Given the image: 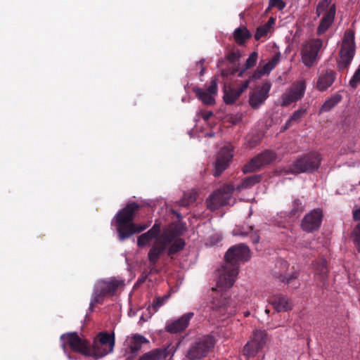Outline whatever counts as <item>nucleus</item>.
I'll list each match as a JSON object with an SVG mask.
<instances>
[{"label":"nucleus","mask_w":360,"mask_h":360,"mask_svg":"<svg viewBox=\"0 0 360 360\" xmlns=\"http://www.w3.org/2000/svg\"><path fill=\"white\" fill-rule=\"evenodd\" d=\"M250 258V249L243 243L230 248L225 254V264L218 271L217 288L212 290L222 291L230 288L235 283L239 270V262L247 261Z\"/></svg>","instance_id":"obj_1"},{"label":"nucleus","mask_w":360,"mask_h":360,"mask_svg":"<svg viewBox=\"0 0 360 360\" xmlns=\"http://www.w3.org/2000/svg\"><path fill=\"white\" fill-rule=\"evenodd\" d=\"M60 340L63 341L62 347L65 352L66 347L68 346L72 352L84 357L94 359L91 342L86 338L79 337L77 333L63 334L60 336Z\"/></svg>","instance_id":"obj_2"},{"label":"nucleus","mask_w":360,"mask_h":360,"mask_svg":"<svg viewBox=\"0 0 360 360\" xmlns=\"http://www.w3.org/2000/svg\"><path fill=\"white\" fill-rule=\"evenodd\" d=\"M91 345L94 360H98L112 353L115 345L114 332L111 333L107 332L98 333L94 338Z\"/></svg>","instance_id":"obj_3"},{"label":"nucleus","mask_w":360,"mask_h":360,"mask_svg":"<svg viewBox=\"0 0 360 360\" xmlns=\"http://www.w3.org/2000/svg\"><path fill=\"white\" fill-rule=\"evenodd\" d=\"M321 161V155L316 152L309 153L297 159L290 167L291 173H312L317 170Z\"/></svg>","instance_id":"obj_4"},{"label":"nucleus","mask_w":360,"mask_h":360,"mask_svg":"<svg viewBox=\"0 0 360 360\" xmlns=\"http://www.w3.org/2000/svg\"><path fill=\"white\" fill-rule=\"evenodd\" d=\"M215 339L211 335H206L195 341L187 352L186 357L190 360L201 359L213 349Z\"/></svg>","instance_id":"obj_5"},{"label":"nucleus","mask_w":360,"mask_h":360,"mask_svg":"<svg viewBox=\"0 0 360 360\" xmlns=\"http://www.w3.org/2000/svg\"><path fill=\"white\" fill-rule=\"evenodd\" d=\"M122 284V281L115 279L98 281L94 287L90 302L89 309L91 311H93L94 304L103 303L105 297L114 295L118 287Z\"/></svg>","instance_id":"obj_6"},{"label":"nucleus","mask_w":360,"mask_h":360,"mask_svg":"<svg viewBox=\"0 0 360 360\" xmlns=\"http://www.w3.org/2000/svg\"><path fill=\"white\" fill-rule=\"evenodd\" d=\"M141 205L135 202L127 203L124 207L120 210L115 215V226L118 237L124 231L129 223H133L134 219L139 211Z\"/></svg>","instance_id":"obj_7"},{"label":"nucleus","mask_w":360,"mask_h":360,"mask_svg":"<svg viewBox=\"0 0 360 360\" xmlns=\"http://www.w3.org/2000/svg\"><path fill=\"white\" fill-rule=\"evenodd\" d=\"M355 54L354 32L348 30L345 32L341 49L340 51V60L338 61L339 69H346L350 65Z\"/></svg>","instance_id":"obj_8"},{"label":"nucleus","mask_w":360,"mask_h":360,"mask_svg":"<svg viewBox=\"0 0 360 360\" xmlns=\"http://www.w3.org/2000/svg\"><path fill=\"white\" fill-rule=\"evenodd\" d=\"M276 158L275 152L266 150L252 158L249 162L245 165L243 172L246 174L258 171L263 167L271 163Z\"/></svg>","instance_id":"obj_9"},{"label":"nucleus","mask_w":360,"mask_h":360,"mask_svg":"<svg viewBox=\"0 0 360 360\" xmlns=\"http://www.w3.org/2000/svg\"><path fill=\"white\" fill-rule=\"evenodd\" d=\"M232 188L224 186L215 191L206 200L207 207L214 211L229 203L232 195Z\"/></svg>","instance_id":"obj_10"},{"label":"nucleus","mask_w":360,"mask_h":360,"mask_svg":"<svg viewBox=\"0 0 360 360\" xmlns=\"http://www.w3.org/2000/svg\"><path fill=\"white\" fill-rule=\"evenodd\" d=\"M323 46L321 39H313L308 41L302 51V60L307 67H311L315 63L318 53Z\"/></svg>","instance_id":"obj_11"},{"label":"nucleus","mask_w":360,"mask_h":360,"mask_svg":"<svg viewBox=\"0 0 360 360\" xmlns=\"http://www.w3.org/2000/svg\"><path fill=\"white\" fill-rule=\"evenodd\" d=\"M323 214L320 208H316L307 213L301 221L302 229L307 233H313L321 227Z\"/></svg>","instance_id":"obj_12"},{"label":"nucleus","mask_w":360,"mask_h":360,"mask_svg":"<svg viewBox=\"0 0 360 360\" xmlns=\"http://www.w3.org/2000/svg\"><path fill=\"white\" fill-rule=\"evenodd\" d=\"M288 266L289 264L285 260L278 259L275 264L273 276L281 282L285 283L288 285H292L293 288H296L297 285H293V282L297 278L298 274L293 272L290 275H288L287 274Z\"/></svg>","instance_id":"obj_13"},{"label":"nucleus","mask_w":360,"mask_h":360,"mask_svg":"<svg viewBox=\"0 0 360 360\" xmlns=\"http://www.w3.org/2000/svg\"><path fill=\"white\" fill-rule=\"evenodd\" d=\"M306 90V82L304 80H299L293 84L288 91L283 94L282 105L288 106L292 103L300 100L304 95Z\"/></svg>","instance_id":"obj_14"},{"label":"nucleus","mask_w":360,"mask_h":360,"mask_svg":"<svg viewBox=\"0 0 360 360\" xmlns=\"http://www.w3.org/2000/svg\"><path fill=\"white\" fill-rule=\"evenodd\" d=\"M233 148L225 146L219 152L214 163V176H219L228 167L233 158Z\"/></svg>","instance_id":"obj_15"},{"label":"nucleus","mask_w":360,"mask_h":360,"mask_svg":"<svg viewBox=\"0 0 360 360\" xmlns=\"http://www.w3.org/2000/svg\"><path fill=\"white\" fill-rule=\"evenodd\" d=\"M217 79H212L207 88L194 87L193 91L195 94L196 97L205 105H212L215 103L214 97L217 94Z\"/></svg>","instance_id":"obj_16"},{"label":"nucleus","mask_w":360,"mask_h":360,"mask_svg":"<svg viewBox=\"0 0 360 360\" xmlns=\"http://www.w3.org/2000/svg\"><path fill=\"white\" fill-rule=\"evenodd\" d=\"M271 84L269 82H264L262 85L251 92L249 96V104L253 109H258L264 103L269 97V92Z\"/></svg>","instance_id":"obj_17"},{"label":"nucleus","mask_w":360,"mask_h":360,"mask_svg":"<svg viewBox=\"0 0 360 360\" xmlns=\"http://www.w3.org/2000/svg\"><path fill=\"white\" fill-rule=\"evenodd\" d=\"M193 316V312L184 314L178 319L167 323L165 328V331L172 334H176L184 331L188 326L189 322Z\"/></svg>","instance_id":"obj_18"},{"label":"nucleus","mask_w":360,"mask_h":360,"mask_svg":"<svg viewBox=\"0 0 360 360\" xmlns=\"http://www.w3.org/2000/svg\"><path fill=\"white\" fill-rule=\"evenodd\" d=\"M250 79L245 80L242 86L238 89L229 86H224V101L227 105H231L240 96V95L248 89Z\"/></svg>","instance_id":"obj_19"},{"label":"nucleus","mask_w":360,"mask_h":360,"mask_svg":"<svg viewBox=\"0 0 360 360\" xmlns=\"http://www.w3.org/2000/svg\"><path fill=\"white\" fill-rule=\"evenodd\" d=\"M336 79V72L332 70L323 71L319 76L316 88L320 91H326Z\"/></svg>","instance_id":"obj_20"},{"label":"nucleus","mask_w":360,"mask_h":360,"mask_svg":"<svg viewBox=\"0 0 360 360\" xmlns=\"http://www.w3.org/2000/svg\"><path fill=\"white\" fill-rule=\"evenodd\" d=\"M270 303L277 312L288 311L292 309V302L286 296L276 295L270 299Z\"/></svg>","instance_id":"obj_21"},{"label":"nucleus","mask_w":360,"mask_h":360,"mask_svg":"<svg viewBox=\"0 0 360 360\" xmlns=\"http://www.w3.org/2000/svg\"><path fill=\"white\" fill-rule=\"evenodd\" d=\"M335 15V6L333 5L329 10L323 15L318 26L316 33L321 35L325 33L333 24Z\"/></svg>","instance_id":"obj_22"},{"label":"nucleus","mask_w":360,"mask_h":360,"mask_svg":"<svg viewBox=\"0 0 360 360\" xmlns=\"http://www.w3.org/2000/svg\"><path fill=\"white\" fill-rule=\"evenodd\" d=\"M150 223L137 224L135 223H129L128 227L124 231H122V234L118 237L119 240L123 241L136 233H140L150 226Z\"/></svg>","instance_id":"obj_23"},{"label":"nucleus","mask_w":360,"mask_h":360,"mask_svg":"<svg viewBox=\"0 0 360 360\" xmlns=\"http://www.w3.org/2000/svg\"><path fill=\"white\" fill-rule=\"evenodd\" d=\"M166 248L155 240L148 253L150 264H157L160 257L166 252Z\"/></svg>","instance_id":"obj_24"},{"label":"nucleus","mask_w":360,"mask_h":360,"mask_svg":"<svg viewBox=\"0 0 360 360\" xmlns=\"http://www.w3.org/2000/svg\"><path fill=\"white\" fill-rule=\"evenodd\" d=\"M178 236L176 231L174 229H168L164 230L160 236L155 240L157 243L163 245L166 249L167 247L174 241L176 238Z\"/></svg>","instance_id":"obj_25"},{"label":"nucleus","mask_w":360,"mask_h":360,"mask_svg":"<svg viewBox=\"0 0 360 360\" xmlns=\"http://www.w3.org/2000/svg\"><path fill=\"white\" fill-rule=\"evenodd\" d=\"M148 342L147 339L141 335L136 334L128 340V349L131 354H136L143 344Z\"/></svg>","instance_id":"obj_26"},{"label":"nucleus","mask_w":360,"mask_h":360,"mask_svg":"<svg viewBox=\"0 0 360 360\" xmlns=\"http://www.w3.org/2000/svg\"><path fill=\"white\" fill-rule=\"evenodd\" d=\"M252 34L245 26L236 28L233 32V39L237 44L243 46L246 41L250 39Z\"/></svg>","instance_id":"obj_27"},{"label":"nucleus","mask_w":360,"mask_h":360,"mask_svg":"<svg viewBox=\"0 0 360 360\" xmlns=\"http://www.w3.org/2000/svg\"><path fill=\"white\" fill-rule=\"evenodd\" d=\"M314 268L315 276L319 281H320V282L324 283L328 278V274L326 260L321 259L317 261L315 264Z\"/></svg>","instance_id":"obj_28"},{"label":"nucleus","mask_w":360,"mask_h":360,"mask_svg":"<svg viewBox=\"0 0 360 360\" xmlns=\"http://www.w3.org/2000/svg\"><path fill=\"white\" fill-rule=\"evenodd\" d=\"M186 246L185 240L183 238H177L167 248V255L173 258L174 255L181 251Z\"/></svg>","instance_id":"obj_29"},{"label":"nucleus","mask_w":360,"mask_h":360,"mask_svg":"<svg viewBox=\"0 0 360 360\" xmlns=\"http://www.w3.org/2000/svg\"><path fill=\"white\" fill-rule=\"evenodd\" d=\"M167 356V350L165 349H155L143 355L139 360H162Z\"/></svg>","instance_id":"obj_30"},{"label":"nucleus","mask_w":360,"mask_h":360,"mask_svg":"<svg viewBox=\"0 0 360 360\" xmlns=\"http://www.w3.org/2000/svg\"><path fill=\"white\" fill-rule=\"evenodd\" d=\"M229 300L226 297L223 298V300H214L212 302L210 307L221 315H225L226 314H229L228 311L229 307ZM231 313V311H230Z\"/></svg>","instance_id":"obj_31"},{"label":"nucleus","mask_w":360,"mask_h":360,"mask_svg":"<svg viewBox=\"0 0 360 360\" xmlns=\"http://www.w3.org/2000/svg\"><path fill=\"white\" fill-rule=\"evenodd\" d=\"M262 180V175L260 174H254L246 177L240 185L238 186V189H247L252 188L255 184L259 183Z\"/></svg>","instance_id":"obj_32"},{"label":"nucleus","mask_w":360,"mask_h":360,"mask_svg":"<svg viewBox=\"0 0 360 360\" xmlns=\"http://www.w3.org/2000/svg\"><path fill=\"white\" fill-rule=\"evenodd\" d=\"M263 347L250 340L244 346L243 354L248 357L255 356Z\"/></svg>","instance_id":"obj_33"},{"label":"nucleus","mask_w":360,"mask_h":360,"mask_svg":"<svg viewBox=\"0 0 360 360\" xmlns=\"http://www.w3.org/2000/svg\"><path fill=\"white\" fill-rule=\"evenodd\" d=\"M342 99V96L340 94H335L326 100L323 105L321 106V111L327 112L334 108Z\"/></svg>","instance_id":"obj_34"},{"label":"nucleus","mask_w":360,"mask_h":360,"mask_svg":"<svg viewBox=\"0 0 360 360\" xmlns=\"http://www.w3.org/2000/svg\"><path fill=\"white\" fill-rule=\"evenodd\" d=\"M250 340L264 347L266 342V333L264 330H256L253 332Z\"/></svg>","instance_id":"obj_35"},{"label":"nucleus","mask_w":360,"mask_h":360,"mask_svg":"<svg viewBox=\"0 0 360 360\" xmlns=\"http://www.w3.org/2000/svg\"><path fill=\"white\" fill-rule=\"evenodd\" d=\"M305 109H299L296 110L285 123L284 129H287L288 128H289L291 122H298L300 120V119L305 115Z\"/></svg>","instance_id":"obj_36"},{"label":"nucleus","mask_w":360,"mask_h":360,"mask_svg":"<svg viewBox=\"0 0 360 360\" xmlns=\"http://www.w3.org/2000/svg\"><path fill=\"white\" fill-rule=\"evenodd\" d=\"M257 58H258V54L257 52L254 51L252 52L250 56L248 58V59L246 60V63L245 64V69L241 70L239 73H238V77H242L243 76V74L244 72V71L245 70H248L253 66H255V65L256 64V62L257 60Z\"/></svg>","instance_id":"obj_37"},{"label":"nucleus","mask_w":360,"mask_h":360,"mask_svg":"<svg viewBox=\"0 0 360 360\" xmlns=\"http://www.w3.org/2000/svg\"><path fill=\"white\" fill-rule=\"evenodd\" d=\"M304 207L302 201L300 199L296 198L292 203V208L290 212V216L298 215L304 211Z\"/></svg>","instance_id":"obj_38"},{"label":"nucleus","mask_w":360,"mask_h":360,"mask_svg":"<svg viewBox=\"0 0 360 360\" xmlns=\"http://www.w3.org/2000/svg\"><path fill=\"white\" fill-rule=\"evenodd\" d=\"M332 0H322L321 1L316 8V13L317 17H319L323 12L326 13L329 10Z\"/></svg>","instance_id":"obj_39"},{"label":"nucleus","mask_w":360,"mask_h":360,"mask_svg":"<svg viewBox=\"0 0 360 360\" xmlns=\"http://www.w3.org/2000/svg\"><path fill=\"white\" fill-rule=\"evenodd\" d=\"M162 224L160 221H155L153 226L147 231L155 240L160 236Z\"/></svg>","instance_id":"obj_40"},{"label":"nucleus","mask_w":360,"mask_h":360,"mask_svg":"<svg viewBox=\"0 0 360 360\" xmlns=\"http://www.w3.org/2000/svg\"><path fill=\"white\" fill-rule=\"evenodd\" d=\"M153 239V238L146 231L138 237L137 245L139 248H143L148 245Z\"/></svg>","instance_id":"obj_41"},{"label":"nucleus","mask_w":360,"mask_h":360,"mask_svg":"<svg viewBox=\"0 0 360 360\" xmlns=\"http://www.w3.org/2000/svg\"><path fill=\"white\" fill-rule=\"evenodd\" d=\"M269 30L270 29L269 24H265L258 27L255 34V39L257 41H259L262 37H265Z\"/></svg>","instance_id":"obj_42"},{"label":"nucleus","mask_w":360,"mask_h":360,"mask_svg":"<svg viewBox=\"0 0 360 360\" xmlns=\"http://www.w3.org/2000/svg\"><path fill=\"white\" fill-rule=\"evenodd\" d=\"M285 6L286 3L283 0H269V6L266 12H268L272 8H276L278 11H282Z\"/></svg>","instance_id":"obj_43"},{"label":"nucleus","mask_w":360,"mask_h":360,"mask_svg":"<svg viewBox=\"0 0 360 360\" xmlns=\"http://www.w3.org/2000/svg\"><path fill=\"white\" fill-rule=\"evenodd\" d=\"M167 299L168 296L167 295L155 298L152 304V308L153 309V311L156 312L159 309V308L165 304V301Z\"/></svg>","instance_id":"obj_44"},{"label":"nucleus","mask_w":360,"mask_h":360,"mask_svg":"<svg viewBox=\"0 0 360 360\" xmlns=\"http://www.w3.org/2000/svg\"><path fill=\"white\" fill-rule=\"evenodd\" d=\"M360 84V65L358 69L354 73L352 77L349 80V86L354 89H356Z\"/></svg>","instance_id":"obj_45"},{"label":"nucleus","mask_w":360,"mask_h":360,"mask_svg":"<svg viewBox=\"0 0 360 360\" xmlns=\"http://www.w3.org/2000/svg\"><path fill=\"white\" fill-rule=\"evenodd\" d=\"M195 200V194H189L188 196L186 194L184 195V197L180 200L179 205L183 207H186L190 204L193 203Z\"/></svg>","instance_id":"obj_46"},{"label":"nucleus","mask_w":360,"mask_h":360,"mask_svg":"<svg viewBox=\"0 0 360 360\" xmlns=\"http://www.w3.org/2000/svg\"><path fill=\"white\" fill-rule=\"evenodd\" d=\"M252 231H253V226H248L247 228L242 227V228H238L237 229H235L233 231V233H234V235H238V236H249L250 232H252Z\"/></svg>","instance_id":"obj_47"},{"label":"nucleus","mask_w":360,"mask_h":360,"mask_svg":"<svg viewBox=\"0 0 360 360\" xmlns=\"http://www.w3.org/2000/svg\"><path fill=\"white\" fill-rule=\"evenodd\" d=\"M352 235L354 243L356 245L358 250L360 252V224L355 227Z\"/></svg>","instance_id":"obj_48"},{"label":"nucleus","mask_w":360,"mask_h":360,"mask_svg":"<svg viewBox=\"0 0 360 360\" xmlns=\"http://www.w3.org/2000/svg\"><path fill=\"white\" fill-rule=\"evenodd\" d=\"M227 59L231 62L235 63L238 61L240 58V53L238 51H231L226 56Z\"/></svg>","instance_id":"obj_49"},{"label":"nucleus","mask_w":360,"mask_h":360,"mask_svg":"<svg viewBox=\"0 0 360 360\" xmlns=\"http://www.w3.org/2000/svg\"><path fill=\"white\" fill-rule=\"evenodd\" d=\"M249 236L250 237V239H251L252 243L256 244V243H259V231H252V232H250Z\"/></svg>","instance_id":"obj_50"},{"label":"nucleus","mask_w":360,"mask_h":360,"mask_svg":"<svg viewBox=\"0 0 360 360\" xmlns=\"http://www.w3.org/2000/svg\"><path fill=\"white\" fill-rule=\"evenodd\" d=\"M281 58V53L280 52L276 53L272 58L269 61V63L272 65L273 67H276V65L278 63Z\"/></svg>","instance_id":"obj_51"},{"label":"nucleus","mask_w":360,"mask_h":360,"mask_svg":"<svg viewBox=\"0 0 360 360\" xmlns=\"http://www.w3.org/2000/svg\"><path fill=\"white\" fill-rule=\"evenodd\" d=\"M266 74L264 72H263V70L262 69V68H258L257 69V70L253 73V75H252V77H250V79H260L262 76L265 75Z\"/></svg>","instance_id":"obj_52"},{"label":"nucleus","mask_w":360,"mask_h":360,"mask_svg":"<svg viewBox=\"0 0 360 360\" xmlns=\"http://www.w3.org/2000/svg\"><path fill=\"white\" fill-rule=\"evenodd\" d=\"M274 68V67H273L272 65H271L269 62L262 67L263 72H264L266 75L269 74L270 72Z\"/></svg>","instance_id":"obj_53"},{"label":"nucleus","mask_w":360,"mask_h":360,"mask_svg":"<svg viewBox=\"0 0 360 360\" xmlns=\"http://www.w3.org/2000/svg\"><path fill=\"white\" fill-rule=\"evenodd\" d=\"M353 218L356 221L360 220V209H357L353 211Z\"/></svg>","instance_id":"obj_54"},{"label":"nucleus","mask_w":360,"mask_h":360,"mask_svg":"<svg viewBox=\"0 0 360 360\" xmlns=\"http://www.w3.org/2000/svg\"><path fill=\"white\" fill-rule=\"evenodd\" d=\"M159 270L156 267V264H150V274H158Z\"/></svg>","instance_id":"obj_55"},{"label":"nucleus","mask_w":360,"mask_h":360,"mask_svg":"<svg viewBox=\"0 0 360 360\" xmlns=\"http://www.w3.org/2000/svg\"><path fill=\"white\" fill-rule=\"evenodd\" d=\"M204 60H201L199 61L198 65L200 66V76H202L205 74V68L203 66Z\"/></svg>","instance_id":"obj_56"},{"label":"nucleus","mask_w":360,"mask_h":360,"mask_svg":"<svg viewBox=\"0 0 360 360\" xmlns=\"http://www.w3.org/2000/svg\"><path fill=\"white\" fill-rule=\"evenodd\" d=\"M213 115V113L212 112H209L207 113H206L204 116H203V119L205 120H208L210 119V117H212Z\"/></svg>","instance_id":"obj_57"},{"label":"nucleus","mask_w":360,"mask_h":360,"mask_svg":"<svg viewBox=\"0 0 360 360\" xmlns=\"http://www.w3.org/2000/svg\"><path fill=\"white\" fill-rule=\"evenodd\" d=\"M274 19L273 18H271L268 22L266 24H269V27H271V25L274 24Z\"/></svg>","instance_id":"obj_58"},{"label":"nucleus","mask_w":360,"mask_h":360,"mask_svg":"<svg viewBox=\"0 0 360 360\" xmlns=\"http://www.w3.org/2000/svg\"><path fill=\"white\" fill-rule=\"evenodd\" d=\"M244 315H245V316H248L250 315V312L246 311V312H245Z\"/></svg>","instance_id":"obj_59"},{"label":"nucleus","mask_w":360,"mask_h":360,"mask_svg":"<svg viewBox=\"0 0 360 360\" xmlns=\"http://www.w3.org/2000/svg\"><path fill=\"white\" fill-rule=\"evenodd\" d=\"M222 75H226V73H225V70H223V71H222Z\"/></svg>","instance_id":"obj_60"}]
</instances>
